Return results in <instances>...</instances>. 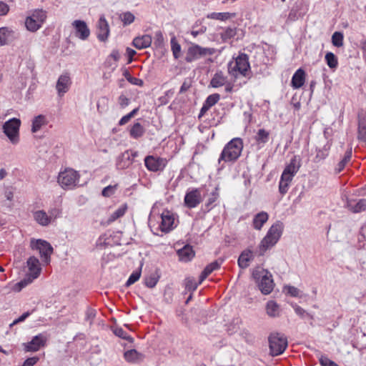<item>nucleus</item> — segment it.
Masks as SVG:
<instances>
[{
	"label": "nucleus",
	"mask_w": 366,
	"mask_h": 366,
	"mask_svg": "<svg viewBox=\"0 0 366 366\" xmlns=\"http://www.w3.org/2000/svg\"><path fill=\"white\" fill-rule=\"evenodd\" d=\"M30 247L34 251L39 253L41 263L34 256H31L26 260V270L25 277L14 285V290L19 292L36 279L41 272V264L48 265L51 262V255L53 253V247L47 241L41 239H31Z\"/></svg>",
	"instance_id": "f257e3e1"
},
{
	"label": "nucleus",
	"mask_w": 366,
	"mask_h": 366,
	"mask_svg": "<svg viewBox=\"0 0 366 366\" xmlns=\"http://www.w3.org/2000/svg\"><path fill=\"white\" fill-rule=\"evenodd\" d=\"M243 147V140L241 138H233L223 148L218 159V163L237 161L242 154Z\"/></svg>",
	"instance_id": "f03ea898"
},
{
	"label": "nucleus",
	"mask_w": 366,
	"mask_h": 366,
	"mask_svg": "<svg viewBox=\"0 0 366 366\" xmlns=\"http://www.w3.org/2000/svg\"><path fill=\"white\" fill-rule=\"evenodd\" d=\"M283 227V224L280 221H277L270 227L267 234L261 241L259 245L261 252H266L277 244L282 236Z\"/></svg>",
	"instance_id": "7ed1b4c3"
},
{
	"label": "nucleus",
	"mask_w": 366,
	"mask_h": 366,
	"mask_svg": "<svg viewBox=\"0 0 366 366\" xmlns=\"http://www.w3.org/2000/svg\"><path fill=\"white\" fill-rule=\"evenodd\" d=\"M253 278L258 281V287L264 295H269L274 288V282L271 273L261 267H257L252 272Z\"/></svg>",
	"instance_id": "20e7f679"
},
{
	"label": "nucleus",
	"mask_w": 366,
	"mask_h": 366,
	"mask_svg": "<svg viewBox=\"0 0 366 366\" xmlns=\"http://www.w3.org/2000/svg\"><path fill=\"white\" fill-rule=\"evenodd\" d=\"M80 175L73 169L67 168L59 172L58 182L64 189H71L79 184Z\"/></svg>",
	"instance_id": "39448f33"
},
{
	"label": "nucleus",
	"mask_w": 366,
	"mask_h": 366,
	"mask_svg": "<svg viewBox=\"0 0 366 366\" xmlns=\"http://www.w3.org/2000/svg\"><path fill=\"white\" fill-rule=\"evenodd\" d=\"M249 69L248 56L245 54H239L234 62L229 63L228 67L229 74L235 77H237L239 74L247 76Z\"/></svg>",
	"instance_id": "423d86ee"
},
{
	"label": "nucleus",
	"mask_w": 366,
	"mask_h": 366,
	"mask_svg": "<svg viewBox=\"0 0 366 366\" xmlns=\"http://www.w3.org/2000/svg\"><path fill=\"white\" fill-rule=\"evenodd\" d=\"M270 354L277 356L282 354L287 347V340L285 335L274 332L269 336Z\"/></svg>",
	"instance_id": "0eeeda50"
},
{
	"label": "nucleus",
	"mask_w": 366,
	"mask_h": 366,
	"mask_svg": "<svg viewBox=\"0 0 366 366\" xmlns=\"http://www.w3.org/2000/svg\"><path fill=\"white\" fill-rule=\"evenodd\" d=\"M214 52L215 49L214 48L202 47L198 44H192L187 49L185 61L188 63H191L201 57L212 56Z\"/></svg>",
	"instance_id": "6e6552de"
},
{
	"label": "nucleus",
	"mask_w": 366,
	"mask_h": 366,
	"mask_svg": "<svg viewBox=\"0 0 366 366\" xmlns=\"http://www.w3.org/2000/svg\"><path fill=\"white\" fill-rule=\"evenodd\" d=\"M21 120L17 118H11L3 125V132L13 144L19 142V128Z\"/></svg>",
	"instance_id": "1a4fd4ad"
},
{
	"label": "nucleus",
	"mask_w": 366,
	"mask_h": 366,
	"mask_svg": "<svg viewBox=\"0 0 366 366\" xmlns=\"http://www.w3.org/2000/svg\"><path fill=\"white\" fill-rule=\"evenodd\" d=\"M46 12L43 9L34 11L31 16L26 17L25 25L26 29L32 32L39 29L46 19Z\"/></svg>",
	"instance_id": "9d476101"
},
{
	"label": "nucleus",
	"mask_w": 366,
	"mask_h": 366,
	"mask_svg": "<svg viewBox=\"0 0 366 366\" xmlns=\"http://www.w3.org/2000/svg\"><path fill=\"white\" fill-rule=\"evenodd\" d=\"M49 335L46 332L39 333L34 336L31 340L23 344L24 350L26 352H37L46 346Z\"/></svg>",
	"instance_id": "9b49d317"
},
{
	"label": "nucleus",
	"mask_w": 366,
	"mask_h": 366,
	"mask_svg": "<svg viewBox=\"0 0 366 366\" xmlns=\"http://www.w3.org/2000/svg\"><path fill=\"white\" fill-rule=\"evenodd\" d=\"M202 201L201 189L199 188L188 189L184 199V204L189 209L197 207Z\"/></svg>",
	"instance_id": "f8f14e48"
},
{
	"label": "nucleus",
	"mask_w": 366,
	"mask_h": 366,
	"mask_svg": "<svg viewBox=\"0 0 366 366\" xmlns=\"http://www.w3.org/2000/svg\"><path fill=\"white\" fill-rule=\"evenodd\" d=\"M144 164L147 169L152 172L163 170L166 167L167 160L160 157L154 156H147L144 159Z\"/></svg>",
	"instance_id": "ddd939ff"
},
{
	"label": "nucleus",
	"mask_w": 366,
	"mask_h": 366,
	"mask_svg": "<svg viewBox=\"0 0 366 366\" xmlns=\"http://www.w3.org/2000/svg\"><path fill=\"white\" fill-rule=\"evenodd\" d=\"M174 214L168 210L164 211L161 215L159 229L163 232H169L175 227Z\"/></svg>",
	"instance_id": "4468645a"
},
{
	"label": "nucleus",
	"mask_w": 366,
	"mask_h": 366,
	"mask_svg": "<svg viewBox=\"0 0 366 366\" xmlns=\"http://www.w3.org/2000/svg\"><path fill=\"white\" fill-rule=\"evenodd\" d=\"M97 38L101 41H106L109 36V26L104 15L101 16L97 24Z\"/></svg>",
	"instance_id": "2eb2a0df"
},
{
	"label": "nucleus",
	"mask_w": 366,
	"mask_h": 366,
	"mask_svg": "<svg viewBox=\"0 0 366 366\" xmlns=\"http://www.w3.org/2000/svg\"><path fill=\"white\" fill-rule=\"evenodd\" d=\"M345 207L352 213H360L366 210V199H360L356 201L353 199L347 198Z\"/></svg>",
	"instance_id": "dca6fc26"
},
{
	"label": "nucleus",
	"mask_w": 366,
	"mask_h": 366,
	"mask_svg": "<svg viewBox=\"0 0 366 366\" xmlns=\"http://www.w3.org/2000/svg\"><path fill=\"white\" fill-rule=\"evenodd\" d=\"M72 26L76 30V36L81 39L86 40L90 35V30L85 21L82 20H75L72 23Z\"/></svg>",
	"instance_id": "f3484780"
},
{
	"label": "nucleus",
	"mask_w": 366,
	"mask_h": 366,
	"mask_svg": "<svg viewBox=\"0 0 366 366\" xmlns=\"http://www.w3.org/2000/svg\"><path fill=\"white\" fill-rule=\"evenodd\" d=\"M71 81L69 74L65 73L61 74L56 82V89L59 96L64 95L66 93L71 86Z\"/></svg>",
	"instance_id": "a211bd4d"
},
{
	"label": "nucleus",
	"mask_w": 366,
	"mask_h": 366,
	"mask_svg": "<svg viewBox=\"0 0 366 366\" xmlns=\"http://www.w3.org/2000/svg\"><path fill=\"white\" fill-rule=\"evenodd\" d=\"M331 146L332 143L330 141H327L322 147H317L315 148V156L313 157L312 162L320 163L325 160L329 155Z\"/></svg>",
	"instance_id": "6ab92c4d"
},
{
	"label": "nucleus",
	"mask_w": 366,
	"mask_h": 366,
	"mask_svg": "<svg viewBox=\"0 0 366 366\" xmlns=\"http://www.w3.org/2000/svg\"><path fill=\"white\" fill-rule=\"evenodd\" d=\"M16 39V33L8 27L0 28V46L8 44Z\"/></svg>",
	"instance_id": "aec40b11"
},
{
	"label": "nucleus",
	"mask_w": 366,
	"mask_h": 366,
	"mask_svg": "<svg viewBox=\"0 0 366 366\" xmlns=\"http://www.w3.org/2000/svg\"><path fill=\"white\" fill-rule=\"evenodd\" d=\"M306 74L304 69L300 68L293 74L291 86L297 89L301 88L305 82Z\"/></svg>",
	"instance_id": "412c9836"
},
{
	"label": "nucleus",
	"mask_w": 366,
	"mask_h": 366,
	"mask_svg": "<svg viewBox=\"0 0 366 366\" xmlns=\"http://www.w3.org/2000/svg\"><path fill=\"white\" fill-rule=\"evenodd\" d=\"M124 357L127 362L137 364L142 362L144 355L134 349L129 350L124 353Z\"/></svg>",
	"instance_id": "4be33fe9"
},
{
	"label": "nucleus",
	"mask_w": 366,
	"mask_h": 366,
	"mask_svg": "<svg viewBox=\"0 0 366 366\" xmlns=\"http://www.w3.org/2000/svg\"><path fill=\"white\" fill-rule=\"evenodd\" d=\"M152 44V36L149 34L139 36L133 39L132 44L137 49H143L150 46Z\"/></svg>",
	"instance_id": "5701e85b"
},
{
	"label": "nucleus",
	"mask_w": 366,
	"mask_h": 366,
	"mask_svg": "<svg viewBox=\"0 0 366 366\" xmlns=\"http://www.w3.org/2000/svg\"><path fill=\"white\" fill-rule=\"evenodd\" d=\"M222 262L223 259H219L209 264L201 273L199 284H201L213 271L218 269Z\"/></svg>",
	"instance_id": "b1692460"
},
{
	"label": "nucleus",
	"mask_w": 366,
	"mask_h": 366,
	"mask_svg": "<svg viewBox=\"0 0 366 366\" xmlns=\"http://www.w3.org/2000/svg\"><path fill=\"white\" fill-rule=\"evenodd\" d=\"M269 214L266 212H260L254 215L252 219V227L256 230H261L263 225L268 221Z\"/></svg>",
	"instance_id": "393cba45"
},
{
	"label": "nucleus",
	"mask_w": 366,
	"mask_h": 366,
	"mask_svg": "<svg viewBox=\"0 0 366 366\" xmlns=\"http://www.w3.org/2000/svg\"><path fill=\"white\" fill-rule=\"evenodd\" d=\"M129 154V150L125 151L121 155H119L116 162V167L118 169H124L128 168L132 163Z\"/></svg>",
	"instance_id": "a878e982"
},
{
	"label": "nucleus",
	"mask_w": 366,
	"mask_h": 366,
	"mask_svg": "<svg viewBox=\"0 0 366 366\" xmlns=\"http://www.w3.org/2000/svg\"><path fill=\"white\" fill-rule=\"evenodd\" d=\"M33 217L34 220L41 226L46 227L52 224L47 212L43 209L34 212Z\"/></svg>",
	"instance_id": "bb28decb"
},
{
	"label": "nucleus",
	"mask_w": 366,
	"mask_h": 366,
	"mask_svg": "<svg viewBox=\"0 0 366 366\" xmlns=\"http://www.w3.org/2000/svg\"><path fill=\"white\" fill-rule=\"evenodd\" d=\"M227 77L224 76L223 72L217 71L216 72L213 77L212 78L209 86L213 88H219L220 86H223L227 84Z\"/></svg>",
	"instance_id": "cd10ccee"
},
{
	"label": "nucleus",
	"mask_w": 366,
	"mask_h": 366,
	"mask_svg": "<svg viewBox=\"0 0 366 366\" xmlns=\"http://www.w3.org/2000/svg\"><path fill=\"white\" fill-rule=\"evenodd\" d=\"M253 257L254 255L251 250L243 251L238 259L239 267L242 269L247 268L249 264V262L253 259Z\"/></svg>",
	"instance_id": "c85d7f7f"
},
{
	"label": "nucleus",
	"mask_w": 366,
	"mask_h": 366,
	"mask_svg": "<svg viewBox=\"0 0 366 366\" xmlns=\"http://www.w3.org/2000/svg\"><path fill=\"white\" fill-rule=\"evenodd\" d=\"M269 133L264 129H259L256 135L254 136V140L257 144L258 148H262L269 141Z\"/></svg>",
	"instance_id": "c756f323"
},
{
	"label": "nucleus",
	"mask_w": 366,
	"mask_h": 366,
	"mask_svg": "<svg viewBox=\"0 0 366 366\" xmlns=\"http://www.w3.org/2000/svg\"><path fill=\"white\" fill-rule=\"evenodd\" d=\"M179 258L182 262H188L191 260L194 256V252L192 247L189 245H186L177 252Z\"/></svg>",
	"instance_id": "7c9ffc66"
},
{
	"label": "nucleus",
	"mask_w": 366,
	"mask_h": 366,
	"mask_svg": "<svg viewBox=\"0 0 366 366\" xmlns=\"http://www.w3.org/2000/svg\"><path fill=\"white\" fill-rule=\"evenodd\" d=\"M300 167V164L297 161V157L295 156L291 159L289 164H287L286 166V167L285 168V169L283 171L285 172L286 173L292 174V176L295 177V175L299 171Z\"/></svg>",
	"instance_id": "2f4dec72"
},
{
	"label": "nucleus",
	"mask_w": 366,
	"mask_h": 366,
	"mask_svg": "<svg viewBox=\"0 0 366 366\" xmlns=\"http://www.w3.org/2000/svg\"><path fill=\"white\" fill-rule=\"evenodd\" d=\"M234 13L229 12H212L207 15V19L225 21L230 18L234 17Z\"/></svg>",
	"instance_id": "473e14b6"
},
{
	"label": "nucleus",
	"mask_w": 366,
	"mask_h": 366,
	"mask_svg": "<svg viewBox=\"0 0 366 366\" xmlns=\"http://www.w3.org/2000/svg\"><path fill=\"white\" fill-rule=\"evenodd\" d=\"M207 31V26H204L202 20H197L192 26L190 31L193 37H197L199 34H203Z\"/></svg>",
	"instance_id": "72a5a7b5"
},
{
	"label": "nucleus",
	"mask_w": 366,
	"mask_h": 366,
	"mask_svg": "<svg viewBox=\"0 0 366 366\" xmlns=\"http://www.w3.org/2000/svg\"><path fill=\"white\" fill-rule=\"evenodd\" d=\"M144 134V129L143 126L139 122L134 123L129 130V134L134 139H138L142 137Z\"/></svg>",
	"instance_id": "f704fd0d"
},
{
	"label": "nucleus",
	"mask_w": 366,
	"mask_h": 366,
	"mask_svg": "<svg viewBox=\"0 0 366 366\" xmlns=\"http://www.w3.org/2000/svg\"><path fill=\"white\" fill-rule=\"evenodd\" d=\"M267 313L270 317H277L280 315V307L274 301H269L266 306Z\"/></svg>",
	"instance_id": "c9c22d12"
},
{
	"label": "nucleus",
	"mask_w": 366,
	"mask_h": 366,
	"mask_svg": "<svg viewBox=\"0 0 366 366\" xmlns=\"http://www.w3.org/2000/svg\"><path fill=\"white\" fill-rule=\"evenodd\" d=\"M46 124L45 117L39 115L32 121L31 132L35 133L38 132L41 127Z\"/></svg>",
	"instance_id": "e433bc0d"
},
{
	"label": "nucleus",
	"mask_w": 366,
	"mask_h": 366,
	"mask_svg": "<svg viewBox=\"0 0 366 366\" xmlns=\"http://www.w3.org/2000/svg\"><path fill=\"white\" fill-rule=\"evenodd\" d=\"M327 66L331 69H337L338 66V60L337 56L332 52H327L325 56Z\"/></svg>",
	"instance_id": "4c0bfd02"
},
{
	"label": "nucleus",
	"mask_w": 366,
	"mask_h": 366,
	"mask_svg": "<svg viewBox=\"0 0 366 366\" xmlns=\"http://www.w3.org/2000/svg\"><path fill=\"white\" fill-rule=\"evenodd\" d=\"M127 209V205H122L117 209H116L113 213H112L109 217L108 222L111 223L114 222L118 218L122 217Z\"/></svg>",
	"instance_id": "58836bf2"
},
{
	"label": "nucleus",
	"mask_w": 366,
	"mask_h": 366,
	"mask_svg": "<svg viewBox=\"0 0 366 366\" xmlns=\"http://www.w3.org/2000/svg\"><path fill=\"white\" fill-rule=\"evenodd\" d=\"M292 308L294 309L295 313L297 315H298L302 319H307L310 318L311 320L313 319V317L312 315H310L309 312H307L305 309L301 307L300 306L297 305L295 303L291 304Z\"/></svg>",
	"instance_id": "ea45409f"
},
{
	"label": "nucleus",
	"mask_w": 366,
	"mask_h": 366,
	"mask_svg": "<svg viewBox=\"0 0 366 366\" xmlns=\"http://www.w3.org/2000/svg\"><path fill=\"white\" fill-rule=\"evenodd\" d=\"M236 34L237 29L235 27H227L221 33V38L224 41H227L234 37Z\"/></svg>",
	"instance_id": "a19ab883"
},
{
	"label": "nucleus",
	"mask_w": 366,
	"mask_h": 366,
	"mask_svg": "<svg viewBox=\"0 0 366 366\" xmlns=\"http://www.w3.org/2000/svg\"><path fill=\"white\" fill-rule=\"evenodd\" d=\"M351 157H352V149H350L349 150H347L346 152L344 158L338 163V164L335 169V170L337 173L341 172L344 169L345 165L350 160Z\"/></svg>",
	"instance_id": "79ce46f5"
},
{
	"label": "nucleus",
	"mask_w": 366,
	"mask_h": 366,
	"mask_svg": "<svg viewBox=\"0 0 366 366\" xmlns=\"http://www.w3.org/2000/svg\"><path fill=\"white\" fill-rule=\"evenodd\" d=\"M219 197L218 189L215 188L214 190L210 194L209 197L205 204V207L207 211L211 210L214 207V203L217 200Z\"/></svg>",
	"instance_id": "37998d69"
},
{
	"label": "nucleus",
	"mask_w": 366,
	"mask_h": 366,
	"mask_svg": "<svg viewBox=\"0 0 366 366\" xmlns=\"http://www.w3.org/2000/svg\"><path fill=\"white\" fill-rule=\"evenodd\" d=\"M51 222H54L57 218H59L61 214V209L58 207L49 208L47 212Z\"/></svg>",
	"instance_id": "c03bdc74"
},
{
	"label": "nucleus",
	"mask_w": 366,
	"mask_h": 366,
	"mask_svg": "<svg viewBox=\"0 0 366 366\" xmlns=\"http://www.w3.org/2000/svg\"><path fill=\"white\" fill-rule=\"evenodd\" d=\"M343 34L340 31H335L332 36V43L337 47H340L343 45Z\"/></svg>",
	"instance_id": "a18cd8bd"
},
{
	"label": "nucleus",
	"mask_w": 366,
	"mask_h": 366,
	"mask_svg": "<svg viewBox=\"0 0 366 366\" xmlns=\"http://www.w3.org/2000/svg\"><path fill=\"white\" fill-rule=\"evenodd\" d=\"M171 47L174 59H177L181 56V46L174 38L171 39Z\"/></svg>",
	"instance_id": "49530a36"
},
{
	"label": "nucleus",
	"mask_w": 366,
	"mask_h": 366,
	"mask_svg": "<svg viewBox=\"0 0 366 366\" xmlns=\"http://www.w3.org/2000/svg\"><path fill=\"white\" fill-rule=\"evenodd\" d=\"M120 19L124 26L129 25L134 22L135 19L134 15L130 11H127L121 14Z\"/></svg>",
	"instance_id": "de8ad7c7"
},
{
	"label": "nucleus",
	"mask_w": 366,
	"mask_h": 366,
	"mask_svg": "<svg viewBox=\"0 0 366 366\" xmlns=\"http://www.w3.org/2000/svg\"><path fill=\"white\" fill-rule=\"evenodd\" d=\"M358 139L366 142V123L360 121L358 124Z\"/></svg>",
	"instance_id": "09e8293b"
},
{
	"label": "nucleus",
	"mask_w": 366,
	"mask_h": 366,
	"mask_svg": "<svg viewBox=\"0 0 366 366\" xmlns=\"http://www.w3.org/2000/svg\"><path fill=\"white\" fill-rule=\"evenodd\" d=\"M220 99V95L219 94H212L209 95L206 100L204 101V103L211 108L212 106L216 104L219 100Z\"/></svg>",
	"instance_id": "8fccbe9b"
},
{
	"label": "nucleus",
	"mask_w": 366,
	"mask_h": 366,
	"mask_svg": "<svg viewBox=\"0 0 366 366\" xmlns=\"http://www.w3.org/2000/svg\"><path fill=\"white\" fill-rule=\"evenodd\" d=\"M139 108H135L129 114L122 117L119 122V125L122 126L126 124L132 117H134L137 114Z\"/></svg>",
	"instance_id": "3c124183"
},
{
	"label": "nucleus",
	"mask_w": 366,
	"mask_h": 366,
	"mask_svg": "<svg viewBox=\"0 0 366 366\" xmlns=\"http://www.w3.org/2000/svg\"><path fill=\"white\" fill-rule=\"evenodd\" d=\"M284 291L287 294L290 295L292 297H300L301 291L298 288H297L294 286H290V285L285 286L284 287Z\"/></svg>",
	"instance_id": "603ef678"
},
{
	"label": "nucleus",
	"mask_w": 366,
	"mask_h": 366,
	"mask_svg": "<svg viewBox=\"0 0 366 366\" xmlns=\"http://www.w3.org/2000/svg\"><path fill=\"white\" fill-rule=\"evenodd\" d=\"M141 276V270H136L134 271L131 275L129 276V279L127 280L126 282L127 286H129L133 285L134 282H136Z\"/></svg>",
	"instance_id": "864d4df0"
},
{
	"label": "nucleus",
	"mask_w": 366,
	"mask_h": 366,
	"mask_svg": "<svg viewBox=\"0 0 366 366\" xmlns=\"http://www.w3.org/2000/svg\"><path fill=\"white\" fill-rule=\"evenodd\" d=\"M97 315V311L92 308H87L85 313V321L92 325Z\"/></svg>",
	"instance_id": "5fc2aeb1"
},
{
	"label": "nucleus",
	"mask_w": 366,
	"mask_h": 366,
	"mask_svg": "<svg viewBox=\"0 0 366 366\" xmlns=\"http://www.w3.org/2000/svg\"><path fill=\"white\" fill-rule=\"evenodd\" d=\"M117 189V185H109L104 187L102 192L104 197H109L113 195Z\"/></svg>",
	"instance_id": "6e6d98bb"
},
{
	"label": "nucleus",
	"mask_w": 366,
	"mask_h": 366,
	"mask_svg": "<svg viewBox=\"0 0 366 366\" xmlns=\"http://www.w3.org/2000/svg\"><path fill=\"white\" fill-rule=\"evenodd\" d=\"M158 282V279L155 275H150L145 278V285L149 288H152L156 286Z\"/></svg>",
	"instance_id": "4d7b16f0"
},
{
	"label": "nucleus",
	"mask_w": 366,
	"mask_h": 366,
	"mask_svg": "<svg viewBox=\"0 0 366 366\" xmlns=\"http://www.w3.org/2000/svg\"><path fill=\"white\" fill-rule=\"evenodd\" d=\"M114 333L117 337L124 339L129 340L131 339L129 335L121 327H117L114 330Z\"/></svg>",
	"instance_id": "13d9d810"
},
{
	"label": "nucleus",
	"mask_w": 366,
	"mask_h": 366,
	"mask_svg": "<svg viewBox=\"0 0 366 366\" xmlns=\"http://www.w3.org/2000/svg\"><path fill=\"white\" fill-rule=\"evenodd\" d=\"M290 184V183L285 182L280 180V182H279V192H280V193L282 195H285L287 192Z\"/></svg>",
	"instance_id": "bf43d9fd"
},
{
	"label": "nucleus",
	"mask_w": 366,
	"mask_h": 366,
	"mask_svg": "<svg viewBox=\"0 0 366 366\" xmlns=\"http://www.w3.org/2000/svg\"><path fill=\"white\" fill-rule=\"evenodd\" d=\"M320 363L322 366H331L334 361L329 359L325 355H321L319 358Z\"/></svg>",
	"instance_id": "052dcab7"
},
{
	"label": "nucleus",
	"mask_w": 366,
	"mask_h": 366,
	"mask_svg": "<svg viewBox=\"0 0 366 366\" xmlns=\"http://www.w3.org/2000/svg\"><path fill=\"white\" fill-rule=\"evenodd\" d=\"M30 315V312H24L19 317L14 320V322L10 325V327H12L13 325H16L19 322H24L28 317H29Z\"/></svg>",
	"instance_id": "680f3d73"
},
{
	"label": "nucleus",
	"mask_w": 366,
	"mask_h": 366,
	"mask_svg": "<svg viewBox=\"0 0 366 366\" xmlns=\"http://www.w3.org/2000/svg\"><path fill=\"white\" fill-rule=\"evenodd\" d=\"M118 102L121 107L124 108L129 104V99L124 95H120L118 99Z\"/></svg>",
	"instance_id": "e2e57ef3"
},
{
	"label": "nucleus",
	"mask_w": 366,
	"mask_h": 366,
	"mask_svg": "<svg viewBox=\"0 0 366 366\" xmlns=\"http://www.w3.org/2000/svg\"><path fill=\"white\" fill-rule=\"evenodd\" d=\"M199 283L194 282L192 280H187L186 282V289L189 291H194Z\"/></svg>",
	"instance_id": "0e129e2a"
},
{
	"label": "nucleus",
	"mask_w": 366,
	"mask_h": 366,
	"mask_svg": "<svg viewBox=\"0 0 366 366\" xmlns=\"http://www.w3.org/2000/svg\"><path fill=\"white\" fill-rule=\"evenodd\" d=\"M39 359L38 357H32L27 358L24 361L23 366H34L39 361Z\"/></svg>",
	"instance_id": "69168bd1"
},
{
	"label": "nucleus",
	"mask_w": 366,
	"mask_h": 366,
	"mask_svg": "<svg viewBox=\"0 0 366 366\" xmlns=\"http://www.w3.org/2000/svg\"><path fill=\"white\" fill-rule=\"evenodd\" d=\"M128 81L133 85H137L139 86H143L144 85V81L142 79L133 76L128 78Z\"/></svg>",
	"instance_id": "338daca9"
},
{
	"label": "nucleus",
	"mask_w": 366,
	"mask_h": 366,
	"mask_svg": "<svg viewBox=\"0 0 366 366\" xmlns=\"http://www.w3.org/2000/svg\"><path fill=\"white\" fill-rule=\"evenodd\" d=\"M293 177H294V176H292V174H287L283 171V172L281 175V177H280V180L285 182L290 183L292 182Z\"/></svg>",
	"instance_id": "774afa93"
}]
</instances>
